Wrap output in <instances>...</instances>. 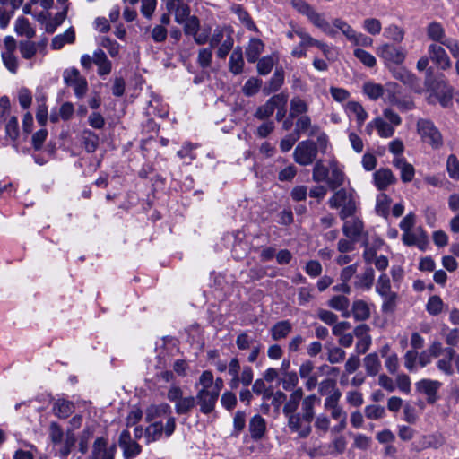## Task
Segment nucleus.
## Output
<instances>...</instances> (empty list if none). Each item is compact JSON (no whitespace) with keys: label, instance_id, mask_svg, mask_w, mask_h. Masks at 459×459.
<instances>
[{"label":"nucleus","instance_id":"28","mask_svg":"<svg viewBox=\"0 0 459 459\" xmlns=\"http://www.w3.org/2000/svg\"><path fill=\"white\" fill-rule=\"evenodd\" d=\"M303 394V390L300 387L293 390L283 406L282 412L284 415L298 412V408L304 399Z\"/></svg>","mask_w":459,"mask_h":459},{"label":"nucleus","instance_id":"32","mask_svg":"<svg viewBox=\"0 0 459 459\" xmlns=\"http://www.w3.org/2000/svg\"><path fill=\"white\" fill-rule=\"evenodd\" d=\"M363 364L368 376L375 377L381 370V361L377 353L368 354L364 359Z\"/></svg>","mask_w":459,"mask_h":459},{"label":"nucleus","instance_id":"24","mask_svg":"<svg viewBox=\"0 0 459 459\" xmlns=\"http://www.w3.org/2000/svg\"><path fill=\"white\" fill-rule=\"evenodd\" d=\"M396 181L389 169H380L374 173V183L377 189L384 190Z\"/></svg>","mask_w":459,"mask_h":459},{"label":"nucleus","instance_id":"58","mask_svg":"<svg viewBox=\"0 0 459 459\" xmlns=\"http://www.w3.org/2000/svg\"><path fill=\"white\" fill-rule=\"evenodd\" d=\"M376 291L381 296L393 292L391 290V282L386 273H382L377 281Z\"/></svg>","mask_w":459,"mask_h":459},{"label":"nucleus","instance_id":"15","mask_svg":"<svg viewBox=\"0 0 459 459\" xmlns=\"http://www.w3.org/2000/svg\"><path fill=\"white\" fill-rule=\"evenodd\" d=\"M402 239L406 246H417L423 250L428 243V237L421 227L403 233Z\"/></svg>","mask_w":459,"mask_h":459},{"label":"nucleus","instance_id":"47","mask_svg":"<svg viewBox=\"0 0 459 459\" xmlns=\"http://www.w3.org/2000/svg\"><path fill=\"white\" fill-rule=\"evenodd\" d=\"M195 397L189 395L182 397L177 404H175V411L178 414H186L195 406Z\"/></svg>","mask_w":459,"mask_h":459},{"label":"nucleus","instance_id":"60","mask_svg":"<svg viewBox=\"0 0 459 459\" xmlns=\"http://www.w3.org/2000/svg\"><path fill=\"white\" fill-rule=\"evenodd\" d=\"M212 48H204L198 52L197 63L202 68H207L211 65L212 58Z\"/></svg>","mask_w":459,"mask_h":459},{"label":"nucleus","instance_id":"11","mask_svg":"<svg viewBox=\"0 0 459 459\" xmlns=\"http://www.w3.org/2000/svg\"><path fill=\"white\" fill-rule=\"evenodd\" d=\"M453 358H455V349L444 347L440 342V351L436 362L437 368L447 377L454 375Z\"/></svg>","mask_w":459,"mask_h":459},{"label":"nucleus","instance_id":"9","mask_svg":"<svg viewBox=\"0 0 459 459\" xmlns=\"http://www.w3.org/2000/svg\"><path fill=\"white\" fill-rule=\"evenodd\" d=\"M65 83L73 87L77 98H82L88 90L87 81L82 77L77 69L66 70L64 74Z\"/></svg>","mask_w":459,"mask_h":459},{"label":"nucleus","instance_id":"26","mask_svg":"<svg viewBox=\"0 0 459 459\" xmlns=\"http://www.w3.org/2000/svg\"><path fill=\"white\" fill-rule=\"evenodd\" d=\"M93 59L94 64L98 66V74L100 76L108 75L111 73L112 64L102 49L98 48L93 52Z\"/></svg>","mask_w":459,"mask_h":459},{"label":"nucleus","instance_id":"43","mask_svg":"<svg viewBox=\"0 0 459 459\" xmlns=\"http://www.w3.org/2000/svg\"><path fill=\"white\" fill-rule=\"evenodd\" d=\"M94 433V427L92 424H86L83 430L79 435V450L81 453L85 454L88 450V443L92 437Z\"/></svg>","mask_w":459,"mask_h":459},{"label":"nucleus","instance_id":"22","mask_svg":"<svg viewBox=\"0 0 459 459\" xmlns=\"http://www.w3.org/2000/svg\"><path fill=\"white\" fill-rule=\"evenodd\" d=\"M426 34L433 43L444 44L447 39L443 25L438 22H431L426 27Z\"/></svg>","mask_w":459,"mask_h":459},{"label":"nucleus","instance_id":"18","mask_svg":"<svg viewBox=\"0 0 459 459\" xmlns=\"http://www.w3.org/2000/svg\"><path fill=\"white\" fill-rule=\"evenodd\" d=\"M342 232L350 239L358 241L363 232V222L359 218L353 217L351 220H343Z\"/></svg>","mask_w":459,"mask_h":459},{"label":"nucleus","instance_id":"27","mask_svg":"<svg viewBox=\"0 0 459 459\" xmlns=\"http://www.w3.org/2000/svg\"><path fill=\"white\" fill-rule=\"evenodd\" d=\"M393 165L401 171V179L403 182H411L414 177L415 169L413 166L406 161L403 157H395L393 160Z\"/></svg>","mask_w":459,"mask_h":459},{"label":"nucleus","instance_id":"44","mask_svg":"<svg viewBox=\"0 0 459 459\" xmlns=\"http://www.w3.org/2000/svg\"><path fill=\"white\" fill-rule=\"evenodd\" d=\"M445 304L437 295L430 296L426 304V310L431 316L439 315L444 309Z\"/></svg>","mask_w":459,"mask_h":459},{"label":"nucleus","instance_id":"37","mask_svg":"<svg viewBox=\"0 0 459 459\" xmlns=\"http://www.w3.org/2000/svg\"><path fill=\"white\" fill-rule=\"evenodd\" d=\"M82 143L87 152H94L99 146V136L91 130L82 133Z\"/></svg>","mask_w":459,"mask_h":459},{"label":"nucleus","instance_id":"3","mask_svg":"<svg viewBox=\"0 0 459 459\" xmlns=\"http://www.w3.org/2000/svg\"><path fill=\"white\" fill-rule=\"evenodd\" d=\"M176 420L174 417H167V419H159L152 422L145 429V438L147 443L155 442L163 436L170 437L175 431Z\"/></svg>","mask_w":459,"mask_h":459},{"label":"nucleus","instance_id":"42","mask_svg":"<svg viewBox=\"0 0 459 459\" xmlns=\"http://www.w3.org/2000/svg\"><path fill=\"white\" fill-rule=\"evenodd\" d=\"M229 375L231 376V379L229 382V385L231 389L238 388V377L240 371V363L238 359L232 358L227 367Z\"/></svg>","mask_w":459,"mask_h":459},{"label":"nucleus","instance_id":"23","mask_svg":"<svg viewBox=\"0 0 459 459\" xmlns=\"http://www.w3.org/2000/svg\"><path fill=\"white\" fill-rule=\"evenodd\" d=\"M440 351V342H433L427 350L418 353L419 365L420 368H425L429 365L435 358H438Z\"/></svg>","mask_w":459,"mask_h":459},{"label":"nucleus","instance_id":"64","mask_svg":"<svg viewBox=\"0 0 459 459\" xmlns=\"http://www.w3.org/2000/svg\"><path fill=\"white\" fill-rule=\"evenodd\" d=\"M446 169L450 178L454 179L459 178V160L455 155L448 156Z\"/></svg>","mask_w":459,"mask_h":459},{"label":"nucleus","instance_id":"35","mask_svg":"<svg viewBox=\"0 0 459 459\" xmlns=\"http://www.w3.org/2000/svg\"><path fill=\"white\" fill-rule=\"evenodd\" d=\"M167 10L168 12L174 13L175 22L178 24H183L190 16V8L184 3V0L179 3H176L173 8Z\"/></svg>","mask_w":459,"mask_h":459},{"label":"nucleus","instance_id":"14","mask_svg":"<svg viewBox=\"0 0 459 459\" xmlns=\"http://www.w3.org/2000/svg\"><path fill=\"white\" fill-rule=\"evenodd\" d=\"M219 395L209 389H200L196 394L195 401L200 406V411L204 414L211 413L215 407Z\"/></svg>","mask_w":459,"mask_h":459},{"label":"nucleus","instance_id":"57","mask_svg":"<svg viewBox=\"0 0 459 459\" xmlns=\"http://www.w3.org/2000/svg\"><path fill=\"white\" fill-rule=\"evenodd\" d=\"M282 388L286 391H290L295 388L299 383V377L296 372H285L281 378Z\"/></svg>","mask_w":459,"mask_h":459},{"label":"nucleus","instance_id":"46","mask_svg":"<svg viewBox=\"0 0 459 459\" xmlns=\"http://www.w3.org/2000/svg\"><path fill=\"white\" fill-rule=\"evenodd\" d=\"M15 31L17 34L25 36L27 38H33L35 30L31 28L29 21L26 18L20 17L15 22Z\"/></svg>","mask_w":459,"mask_h":459},{"label":"nucleus","instance_id":"59","mask_svg":"<svg viewBox=\"0 0 459 459\" xmlns=\"http://www.w3.org/2000/svg\"><path fill=\"white\" fill-rule=\"evenodd\" d=\"M20 52L23 58H32L38 50V45L32 41H22L20 43Z\"/></svg>","mask_w":459,"mask_h":459},{"label":"nucleus","instance_id":"6","mask_svg":"<svg viewBox=\"0 0 459 459\" xmlns=\"http://www.w3.org/2000/svg\"><path fill=\"white\" fill-rule=\"evenodd\" d=\"M317 154V144L311 140H305L299 142L295 147L293 159L301 166H308L316 160Z\"/></svg>","mask_w":459,"mask_h":459},{"label":"nucleus","instance_id":"17","mask_svg":"<svg viewBox=\"0 0 459 459\" xmlns=\"http://www.w3.org/2000/svg\"><path fill=\"white\" fill-rule=\"evenodd\" d=\"M167 417H173L171 415V408L168 403H162L160 404L150 405L145 411V419L148 422H152L159 419H167Z\"/></svg>","mask_w":459,"mask_h":459},{"label":"nucleus","instance_id":"34","mask_svg":"<svg viewBox=\"0 0 459 459\" xmlns=\"http://www.w3.org/2000/svg\"><path fill=\"white\" fill-rule=\"evenodd\" d=\"M363 93L371 100H377L385 94L384 87L374 82H367L362 87Z\"/></svg>","mask_w":459,"mask_h":459},{"label":"nucleus","instance_id":"1","mask_svg":"<svg viewBox=\"0 0 459 459\" xmlns=\"http://www.w3.org/2000/svg\"><path fill=\"white\" fill-rule=\"evenodd\" d=\"M316 394L306 396L302 401L301 412L284 415L288 428L300 437H307L311 432V422L315 417V405L319 403Z\"/></svg>","mask_w":459,"mask_h":459},{"label":"nucleus","instance_id":"7","mask_svg":"<svg viewBox=\"0 0 459 459\" xmlns=\"http://www.w3.org/2000/svg\"><path fill=\"white\" fill-rule=\"evenodd\" d=\"M82 424V416L81 414L74 415L68 422V427L65 430V437L64 440L63 447L61 449V459H66L71 454L76 443V437L74 431L81 428Z\"/></svg>","mask_w":459,"mask_h":459},{"label":"nucleus","instance_id":"5","mask_svg":"<svg viewBox=\"0 0 459 459\" xmlns=\"http://www.w3.org/2000/svg\"><path fill=\"white\" fill-rule=\"evenodd\" d=\"M417 131L423 142L437 149L443 145V138L434 123L429 119L420 118L417 122Z\"/></svg>","mask_w":459,"mask_h":459},{"label":"nucleus","instance_id":"49","mask_svg":"<svg viewBox=\"0 0 459 459\" xmlns=\"http://www.w3.org/2000/svg\"><path fill=\"white\" fill-rule=\"evenodd\" d=\"M329 169L325 167L322 160H317L313 168L312 178L315 182L320 183L327 180Z\"/></svg>","mask_w":459,"mask_h":459},{"label":"nucleus","instance_id":"38","mask_svg":"<svg viewBox=\"0 0 459 459\" xmlns=\"http://www.w3.org/2000/svg\"><path fill=\"white\" fill-rule=\"evenodd\" d=\"M352 313L356 320L363 321L370 316V308L367 302L356 300L352 305Z\"/></svg>","mask_w":459,"mask_h":459},{"label":"nucleus","instance_id":"50","mask_svg":"<svg viewBox=\"0 0 459 459\" xmlns=\"http://www.w3.org/2000/svg\"><path fill=\"white\" fill-rule=\"evenodd\" d=\"M391 199L385 194H380L377 197L376 212L378 215L387 217Z\"/></svg>","mask_w":459,"mask_h":459},{"label":"nucleus","instance_id":"48","mask_svg":"<svg viewBox=\"0 0 459 459\" xmlns=\"http://www.w3.org/2000/svg\"><path fill=\"white\" fill-rule=\"evenodd\" d=\"M353 55L358 60H359L365 66L368 68H373L377 65L376 57L362 48L354 49Z\"/></svg>","mask_w":459,"mask_h":459},{"label":"nucleus","instance_id":"39","mask_svg":"<svg viewBox=\"0 0 459 459\" xmlns=\"http://www.w3.org/2000/svg\"><path fill=\"white\" fill-rule=\"evenodd\" d=\"M332 27L336 30L342 32V34L351 41L356 30L343 19L334 18L332 21Z\"/></svg>","mask_w":459,"mask_h":459},{"label":"nucleus","instance_id":"25","mask_svg":"<svg viewBox=\"0 0 459 459\" xmlns=\"http://www.w3.org/2000/svg\"><path fill=\"white\" fill-rule=\"evenodd\" d=\"M344 179L345 176L342 169L336 163H331L326 180L328 186L334 190L343 185Z\"/></svg>","mask_w":459,"mask_h":459},{"label":"nucleus","instance_id":"30","mask_svg":"<svg viewBox=\"0 0 459 459\" xmlns=\"http://www.w3.org/2000/svg\"><path fill=\"white\" fill-rule=\"evenodd\" d=\"M248 428L251 437L255 440L260 439L266 430L265 420L262 416L256 414L251 418Z\"/></svg>","mask_w":459,"mask_h":459},{"label":"nucleus","instance_id":"21","mask_svg":"<svg viewBox=\"0 0 459 459\" xmlns=\"http://www.w3.org/2000/svg\"><path fill=\"white\" fill-rule=\"evenodd\" d=\"M88 459H114V450L107 447L104 438L98 437L94 441L92 454Z\"/></svg>","mask_w":459,"mask_h":459},{"label":"nucleus","instance_id":"40","mask_svg":"<svg viewBox=\"0 0 459 459\" xmlns=\"http://www.w3.org/2000/svg\"><path fill=\"white\" fill-rule=\"evenodd\" d=\"M308 106L307 102L300 97L296 96L290 100V116L296 117L299 115H304L307 112Z\"/></svg>","mask_w":459,"mask_h":459},{"label":"nucleus","instance_id":"33","mask_svg":"<svg viewBox=\"0 0 459 459\" xmlns=\"http://www.w3.org/2000/svg\"><path fill=\"white\" fill-rule=\"evenodd\" d=\"M264 50V43L259 39H251L246 48V56L249 63L257 61Z\"/></svg>","mask_w":459,"mask_h":459},{"label":"nucleus","instance_id":"56","mask_svg":"<svg viewBox=\"0 0 459 459\" xmlns=\"http://www.w3.org/2000/svg\"><path fill=\"white\" fill-rule=\"evenodd\" d=\"M295 34L300 39V47H303L305 49L308 47H316L318 42L317 39L311 37V35L305 31V30L302 28H297Z\"/></svg>","mask_w":459,"mask_h":459},{"label":"nucleus","instance_id":"29","mask_svg":"<svg viewBox=\"0 0 459 459\" xmlns=\"http://www.w3.org/2000/svg\"><path fill=\"white\" fill-rule=\"evenodd\" d=\"M344 110L348 115L353 114L355 116L359 126H361L368 117V112L358 101H348L344 105Z\"/></svg>","mask_w":459,"mask_h":459},{"label":"nucleus","instance_id":"54","mask_svg":"<svg viewBox=\"0 0 459 459\" xmlns=\"http://www.w3.org/2000/svg\"><path fill=\"white\" fill-rule=\"evenodd\" d=\"M234 45V39L232 35H227L226 39L217 47L216 55L219 58L224 59L232 49Z\"/></svg>","mask_w":459,"mask_h":459},{"label":"nucleus","instance_id":"41","mask_svg":"<svg viewBox=\"0 0 459 459\" xmlns=\"http://www.w3.org/2000/svg\"><path fill=\"white\" fill-rule=\"evenodd\" d=\"M404 30L396 24H390L385 28L384 36L393 40L394 42L400 43L404 39Z\"/></svg>","mask_w":459,"mask_h":459},{"label":"nucleus","instance_id":"52","mask_svg":"<svg viewBox=\"0 0 459 459\" xmlns=\"http://www.w3.org/2000/svg\"><path fill=\"white\" fill-rule=\"evenodd\" d=\"M100 46L106 48L111 57H116L119 54L120 45L108 37L100 38Z\"/></svg>","mask_w":459,"mask_h":459},{"label":"nucleus","instance_id":"12","mask_svg":"<svg viewBox=\"0 0 459 459\" xmlns=\"http://www.w3.org/2000/svg\"><path fill=\"white\" fill-rule=\"evenodd\" d=\"M374 130L381 138H390L395 132L394 127L382 117H376L366 125L365 132L367 134L371 135Z\"/></svg>","mask_w":459,"mask_h":459},{"label":"nucleus","instance_id":"61","mask_svg":"<svg viewBox=\"0 0 459 459\" xmlns=\"http://www.w3.org/2000/svg\"><path fill=\"white\" fill-rule=\"evenodd\" d=\"M419 364L418 351L414 350H409L404 355V366L405 368L412 372L417 370V365Z\"/></svg>","mask_w":459,"mask_h":459},{"label":"nucleus","instance_id":"8","mask_svg":"<svg viewBox=\"0 0 459 459\" xmlns=\"http://www.w3.org/2000/svg\"><path fill=\"white\" fill-rule=\"evenodd\" d=\"M287 103V96L284 94H276L271 97L264 105L257 108L255 117L260 120L271 117L276 108L285 107Z\"/></svg>","mask_w":459,"mask_h":459},{"label":"nucleus","instance_id":"62","mask_svg":"<svg viewBox=\"0 0 459 459\" xmlns=\"http://www.w3.org/2000/svg\"><path fill=\"white\" fill-rule=\"evenodd\" d=\"M346 402L352 407H360L364 403L362 393L357 390H350L345 395Z\"/></svg>","mask_w":459,"mask_h":459},{"label":"nucleus","instance_id":"10","mask_svg":"<svg viewBox=\"0 0 459 459\" xmlns=\"http://www.w3.org/2000/svg\"><path fill=\"white\" fill-rule=\"evenodd\" d=\"M428 54L429 59L441 70H447L451 68V59L444 48L443 45L431 43L428 47Z\"/></svg>","mask_w":459,"mask_h":459},{"label":"nucleus","instance_id":"13","mask_svg":"<svg viewBox=\"0 0 459 459\" xmlns=\"http://www.w3.org/2000/svg\"><path fill=\"white\" fill-rule=\"evenodd\" d=\"M442 386V383L438 380L421 379L416 383L417 390L426 396L428 403L433 404L438 400L437 392Z\"/></svg>","mask_w":459,"mask_h":459},{"label":"nucleus","instance_id":"36","mask_svg":"<svg viewBox=\"0 0 459 459\" xmlns=\"http://www.w3.org/2000/svg\"><path fill=\"white\" fill-rule=\"evenodd\" d=\"M230 71L234 74H239L243 71L244 59L241 48H236L230 55L229 62Z\"/></svg>","mask_w":459,"mask_h":459},{"label":"nucleus","instance_id":"2","mask_svg":"<svg viewBox=\"0 0 459 459\" xmlns=\"http://www.w3.org/2000/svg\"><path fill=\"white\" fill-rule=\"evenodd\" d=\"M328 204L333 209L341 208L339 216L342 220H346L356 212L358 198L353 190L341 188L332 195Z\"/></svg>","mask_w":459,"mask_h":459},{"label":"nucleus","instance_id":"20","mask_svg":"<svg viewBox=\"0 0 459 459\" xmlns=\"http://www.w3.org/2000/svg\"><path fill=\"white\" fill-rule=\"evenodd\" d=\"M74 410V403L64 398L55 400L52 405L53 414L62 420L67 419Z\"/></svg>","mask_w":459,"mask_h":459},{"label":"nucleus","instance_id":"55","mask_svg":"<svg viewBox=\"0 0 459 459\" xmlns=\"http://www.w3.org/2000/svg\"><path fill=\"white\" fill-rule=\"evenodd\" d=\"M363 29L371 35H377L381 32L382 23L377 18H367L363 21Z\"/></svg>","mask_w":459,"mask_h":459},{"label":"nucleus","instance_id":"53","mask_svg":"<svg viewBox=\"0 0 459 459\" xmlns=\"http://www.w3.org/2000/svg\"><path fill=\"white\" fill-rule=\"evenodd\" d=\"M227 35H231L230 31L227 28L217 27L211 36L209 41L210 47L212 48L218 47L220 43L226 39Z\"/></svg>","mask_w":459,"mask_h":459},{"label":"nucleus","instance_id":"31","mask_svg":"<svg viewBox=\"0 0 459 459\" xmlns=\"http://www.w3.org/2000/svg\"><path fill=\"white\" fill-rule=\"evenodd\" d=\"M292 331V325L289 320H282L274 324L271 329V336L273 341L286 338Z\"/></svg>","mask_w":459,"mask_h":459},{"label":"nucleus","instance_id":"16","mask_svg":"<svg viewBox=\"0 0 459 459\" xmlns=\"http://www.w3.org/2000/svg\"><path fill=\"white\" fill-rule=\"evenodd\" d=\"M65 437V432L61 425L56 421H51L48 426V438L53 446L56 448V453L60 458Z\"/></svg>","mask_w":459,"mask_h":459},{"label":"nucleus","instance_id":"19","mask_svg":"<svg viewBox=\"0 0 459 459\" xmlns=\"http://www.w3.org/2000/svg\"><path fill=\"white\" fill-rule=\"evenodd\" d=\"M307 19L316 28L321 30L325 34L330 37H335L336 30L332 27V23L327 21L324 13H318L314 9Z\"/></svg>","mask_w":459,"mask_h":459},{"label":"nucleus","instance_id":"45","mask_svg":"<svg viewBox=\"0 0 459 459\" xmlns=\"http://www.w3.org/2000/svg\"><path fill=\"white\" fill-rule=\"evenodd\" d=\"M357 286L359 288H363L365 290H369L374 282L375 279V272L372 267H368L364 271V273L359 276H357Z\"/></svg>","mask_w":459,"mask_h":459},{"label":"nucleus","instance_id":"63","mask_svg":"<svg viewBox=\"0 0 459 459\" xmlns=\"http://www.w3.org/2000/svg\"><path fill=\"white\" fill-rule=\"evenodd\" d=\"M339 390L336 382L332 378H325L318 384V393L325 396Z\"/></svg>","mask_w":459,"mask_h":459},{"label":"nucleus","instance_id":"4","mask_svg":"<svg viewBox=\"0 0 459 459\" xmlns=\"http://www.w3.org/2000/svg\"><path fill=\"white\" fill-rule=\"evenodd\" d=\"M377 55L385 65H401L406 59L407 51L403 47L393 43H383L377 48Z\"/></svg>","mask_w":459,"mask_h":459},{"label":"nucleus","instance_id":"51","mask_svg":"<svg viewBox=\"0 0 459 459\" xmlns=\"http://www.w3.org/2000/svg\"><path fill=\"white\" fill-rule=\"evenodd\" d=\"M364 414L368 420H380L385 417V410L383 406L370 404L364 408Z\"/></svg>","mask_w":459,"mask_h":459}]
</instances>
